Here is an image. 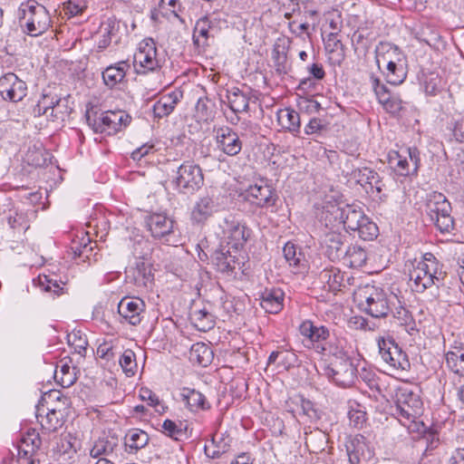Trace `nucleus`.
Returning <instances> with one entry per match:
<instances>
[{"label":"nucleus","instance_id":"obj_24","mask_svg":"<svg viewBox=\"0 0 464 464\" xmlns=\"http://www.w3.org/2000/svg\"><path fill=\"white\" fill-rule=\"evenodd\" d=\"M343 219L341 221L343 228L348 232L358 231L362 232V228L366 226L367 218L363 215L361 210L355 209L350 206H347L346 209L343 210Z\"/></svg>","mask_w":464,"mask_h":464},{"label":"nucleus","instance_id":"obj_46","mask_svg":"<svg viewBox=\"0 0 464 464\" xmlns=\"http://www.w3.org/2000/svg\"><path fill=\"white\" fill-rule=\"evenodd\" d=\"M351 176L358 184L372 187V179H377V172L370 168L363 167L353 169Z\"/></svg>","mask_w":464,"mask_h":464},{"label":"nucleus","instance_id":"obj_31","mask_svg":"<svg viewBox=\"0 0 464 464\" xmlns=\"http://www.w3.org/2000/svg\"><path fill=\"white\" fill-rule=\"evenodd\" d=\"M287 49L288 42L284 39H278L273 48L272 59L276 72L280 74L287 72Z\"/></svg>","mask_w":464,"mask_h":464},{"label":"nucleus","instance_id":"obj_26","mask_svg":"<svg viewBox=\"0 0 464 464\" xmlns=\"http://www.w3.org/2000/svg\"><path fill=\"white\" fill-rule=\"evenodd\" d=\"M130 69V64L127 61H121L114 65L108 66L102 72V79L104 83L112 88L118 83L121 82L126 75V72Z\"/></svg>","mask_w":464,"mask_h":464},{"label":"nucleus","instance_id":"obj_51","mask_svg":"<svg viewBox=\"0 0 464 464\" xmlns=\"http://www.w3.org/2000/svg\"><path fill=\"white\" fill-rule=\"evenodd\" d=\"M38 285L44 292H52L55 295L63 294V287L61 286L56 280L51 278L49 276L40 275L37 278Z\"/></svg>","mask_w":464,"mask_h":464},{"label":"nucleus","instance_id":"obj_3","mask_svg":"<svg viewBox=\"0 0 464 464\" xmlns=\"http://www.w3.org/2000/svg\"><path fill=\"white\" fill-rule=\"evenodd\" d=\"M18 20L23 32L30 36L43 34L51 24L48 11L34 0H28L19 6Z\"/></svg>","mask_w":464,"mask_h":464},{"label":"nucleus","instance_id":"obj_27","mask_svg":"<svg viewBox=\"0 0 464 464\" xmlns=\"http://www.w3.org/2000/svg\"><path fill=\"white\" fill-rule=\"evenodd\" d=\"M325 51L328 53V59L332 64L340 65L344 60L345 53L341 40L338 39L337 34L331 33L325 41Z\"/></svg>","mask_w":464,"mask_h":464},{"label":"nucleus","instance_id":"obj_21","mask_svg":"<svg viewBox=\"0 0 464 464\" xmlns=\"http://www.w3.org/2000/svg\"><path fill=\"white\" fill-rule=\"evenodd\" d=\"M285 293L280 288L265 289L260 295V305L269 314L279 313L284 306Z\"/></svg>","mask_w":464,"mask_h":464},{"label":"nucleus","instance_id":"obj_8","mask_svg":"<svg viewBox=\"0 0 464 464\" xmlns=\"http://www.w3.org/2000/svg\"><path fill=\"white\" fill-rule=\"evenodd\" d=\"M240 196L250 205L261 208L272 207L277 200L276 190L264 179L248 186Z\"/></svg>","mask_w":464,"mask_h":464},{"label":"nucleus","instance_id":"obj_55","mask_svg":"<svg viewBox=\"0 0 464 464\" xmlns=\"http://www.w3.org/2000/svg\"><path fill=\"white\" fill-rule=\"evenodd\" d=\"M329 123L319 118H312L304 127L307 135L320 134L328 129Z\"/></svg>","mask_w":464,"mask_h":464},{"label":"nucleus","instance_id":"obj_32","mask_svg":"<svg viewBox=\"0 0 464 464\" xmlns=\"http://www.w3.org/2000/svg\"><path fill=\"white\" fill-rule=\"evenodd\" d=\"M212 25L208 16L199 18L193 30V43L197 46H204L207 44L208 39L211 35Z\"/></svg>","mask_w":464,"mask_h":464},{"label":"nucleus","instance_id":"obj_17","mask_svg":"<svg viewBox=\"0 0 464 464\" xmlns=\"http://www.w3.org/2000/svg\"><path fill=\"white\" fill-rule=\"evenodd\" d=\"M218 148L227 156H236L242 150V140L238 134L228 126L215 130Z\"/></svg>","mask_w":464,"mask_h":464},{"label":"nucleus","instance_id":"obj_61","mask_svg":"<svg viewBox=\"0 0 464 464\" xmlns=\"http://www.w3.org/2000/svg\"><path fill=\"white\" fill-rule=\"evenodd\" d=\"M350 423L354 427L362 426L366 420V413L360 409H351L348 412Z\"/></svg>","mask_w":464,"mask_h":464},{"label":"nucleus","instance_id":"obj_35","mask_svg":"<svg viewBox=\"0 0 464 464\" xmlns=\"http://www.w3.org/2000/svg\"><path fill=\"white\" fill-rule=\"evenodd\" d=\"M229 108L236 113L247 111L249 108L250 96L248 93L234 89L227 93Z\"/></svg>","mask_w":464,"mask_h":464},{"label":"nucleus","instance_id":"obj_45","mask_svg":"<svg viewBox=\"0 0 464 464\" xmlns=\"http://www.w3.org/2000/svg\"><path fill=\"white\" fill-rule=\"evenodd\" d=\"M214 208V201L209 197H204L197 203L192 211V217L197 221H201L207 216L210 215Z\"/></svg>","mask_w":464,"mask_h":464},{"label":"nucleus","instance_id":"obj_38","mask_svg":"<svg viewBox=\"0 0 464 464\" xmlns=\"http://www.w3.org/2000/svg\"><path fill=\"white\" fill-rule=\"evenodd\" d=\"M148 433L139 429L129 430L124 438L125 446L131 450L142 449L148 444Z\"/></svg>","mask_w":464,"mask_h":464},{"label":"nucleus","instance_id":"obj_34","mask_svg":"<svg viewBox=\"0 0 464 464\" xmlns=\"http://www.w3.org/2000/svg\"><path fill=\"white\" fill-rule=\"evenodd\" d=\"M399 55L398 48L387 43H381L375 50V60L379 69H382V65H387L389 61H396L395 58L401 62Z\"/></svg>","mask_w":464,"mask_h":464},{"label":"nucleus","instance_id":"obj_12","mask_svg":"<svg viewBox=\"0 0 464 464\" xmlns=\"http://www.w3.org/2000/svg\"><path fill=\"white\" fill-rule=\"evenodd\" d=\"M133 63L138 73H146L160 67L156 44L151 38L145 39L140 44Z\"/></svg>","mask_w":464,"mask_h":464},{"label":"nucleus","instance_id":"obj_62","mask_svg":"<svg viewBox=\"0 0 464 464\" xmlns=\"http://www.w3.org/2000/svg\"><path fill=\"white\" fill-rule=\"evenodd\" d=\"M440 80L437 75L430 74L424 82V89L426 93L435 95L440 89Z\"/></svg>","mask_w":464,"mask_h":464},{"label":"nucleus","instance_id":"obj_48","mask_svg":"<svg viewBox=\"0 0 464 464\" xmlns=\"http://www.w3.org/2000/svg\"><path fill=\"white\" fill-rule=\"evenodd\" d=\"M347 257L349 258L351 266L361 267L367 259L366 252L361 246H353L347 249Z\"/></svg>","mask_w":464,"mask_h":464},{"label":"nucleus","instance_id":"obj_42","mask_svg":"<svg viewBox=\"0 0 464 464\" xmlns=\"http://www.w3.org/2000/svg\"><path fill=\"white\" fill-rule=\"evenodd\" d=\"M192 320L195 326L202 332H207L214 327L215 320L211 314L205 308L194 311L192 313Z\"/></svg>","mask_w":464,"mask_h":464},{"label":"nucleus","instance_id":"obj_20","mask_svg":"<svg viewBox=\"0 0 464 464\" xmlns=\"http://www.w3.org/2000/svg\"><path fill=\"white\" fill-rule=\"evenodd\" d=\"M36 418L42 428L48 432L57 430L63 424V412L62 409L58 408L48 407L47 411H45L44 406L38 407Z\"/></svg>","mask_w":464,"mask_h":464},{"label":"nucleus","instance_id":"obj_4","mask_svg":"<svg viewBox=\"0 0 464 464\" xmlns=\"http://www.w3.org/2000/svg\"><path fill=\"white\" fill-rule=\"evenodd\" d=\"M423 211L440 232H450L454 228V219L450 215L451 205L442 193H429L425 198Z\"/></svg>","mask_w":464,"mask_h":464},{"label":"nucleus","instance_id":"obj_22","mask_svg":"<svg viewBox=\"0 0 464 464\" xmlns=\"http://www.w3.org/2000/svg\"><path fill=\"white\" fill-rule=\"evenodd\" d=\"M319 279L322 283L325 284L329 291H339L342 287H345L347 282L350 285V278H344V275L337 267L325 268L319 274Z\"/></svg>","mask_w":464,"mask_h":464},{"label":"nucleus","instance_id":"obj_7","mask_svg":"<svg viewBox=\"0 0 464 464\" xmlns=\"http://www.w3.org/2000/svg\"><path fill=\"white\" fill-rule=\"evenodd\" d=\"M87 121L95 132L112 135L125 128L130 123V117L124 111H108L94 119L93 122L90 117Z\"/></svg>","mask_w":464,"mask_h":464},{"label":"nucleus","instance_id":"obj_64","mask_svg":"<svg viewBox=\"0 0 464 464\" xmlns=\"http://www.w3.org/2000/svg\"><path fill=\"white\" fill-rule=\"evenodd\" d=\"M323 241L330 249L335 251H339L343 245L341 234H324Z\"/></svg>","mask_w":464,"mask_h":464},{"label":"nucleus","instance_id":"obj_6","mask_svg":"<svg viewBox=\"0 0 464 464\" xmlns=\"http://www.w3.org/2000/svg\"><path fill=\"white\" fill-rule=\"evenodd\" d=\"M172 184L179 193L194 194L204 185V175L201 168L192 161H185L177 169Z\"/></svg>","mask_w":464,"mask_h":464},{"label":"nucleus","instance_id":"obj_16","mask_svg":"<svg viewBox=\"0 0 464 464\" xmlns=\"http://www.w3.org/2000/svg\"><path fill=\"white\" fill-rule=\"evenodd\" d=\"M63 106L61 99L58 98L57 95L44 92L37 103L34 106L32 112L34 117L45 115L53 121L63 120L65 112L60 110Z\"/></svg>","mask_w":464,"mask_h":464},{"label":"nucleus","instance_id":"obj_15","mask_svg":"<svg viewBox=\"0 0 464 464\" xmlns=\"http://www.w3.org/2000/svg\"><path fill=\"white\" fill-rule=\"evenodd\" d=\"M26 83L14 73H6L0 78V94L5 100L18 102L26 96Z\"/></svg>","mask_w":464,"mask_h":464},{"label":"nucleus","instance_id":"obj_29","mask_svg":"<svg viewBox=\"0 0 464 464\" xmlns=\"http://www.w3.org/2000/svg\"><path fill=\"white\" fill-rule=\"evenodd\" d=\"M146 227L150 231L173 232L175 222L165 214L154 213L146 217Z\"/></svg>","mask_w":464,"mask_h":464},{"label":"nucleus","instance_id":"obj_30","mask_svg":"<svg viewBox=\"0 0 464 464\" xmlns=\"http://www.w3.org/2000/svg\"><path fill=\"white\" fill-rule=\"evenodd\" d=\"M343 218V209L337 205L324 206L320 214L319 222L324 228L334 230L336 224H341Z\"/></svg>","mask_w":464,"mask_h":464},{"label":"nucleus","instance_id":"obj_58","mask_svg":"<svg viewBox=\"0 0 464 464\" xmlns=\"http://www.w3.org/2000/svg\"><path fill=\"white\" fill-rule=\"evenodd\" d=\"M8 224L10 225V228L14 230L26 231L30 227L25 217L18 213H14V216L10 215L8 217Z\"/></svg>","mask_w":464,"mask_h":464},{"label":"nucleus","instance_id":"obj_63","mask_svg":"<svg viewBox=\"0 0 464 464\" xmlns=\"http://www.w3.org/2000/svg\"><path fill=\"white\" fill-rule=\"evenodd\" d=\"M285 260L290 266H297L300 258L297 256L296 249L294 245L286 243L283 249Z\"/></svg>","mask_w":464,"mask_h":464},{"label":"nucleus","instance_id":"obj_23","mask_svg":"<svg viewBox=\"0 0 464 464\" xmlns=\"http://www.w3.org/2000/svg\"><path fill=\"white\" fill-rule=\"evenodd\" d=\"M180 396L191 411H207L211 407L206 396L195 389L183 388Z\"/></svg>","mask_w":464,"mask_h":464},{"label":"nucleus","instance_id":"obj_1","mask_svg":"<svg viewBox=\"0 0 464 464\" xmlns=\"http://www.w3.org/2000/svg\"><path fill=\"white\" fill-rule=\"evenodd\" d=\"M396 296L374 285L360 286L354 292V300L358 307L367 314L375 317H386L393 305Z\"/></svg>","mask_w":464,"mask_h":464},{"label":"nucleus","instance_id":"obj_33","mask_svg":"<svg viewBox=\"0 0 464 464\" xmlns=\"http://www.w3.org/2000/svg\"><path fill=\"white\" fill-rule=\"evenodd\" d=\"M96 246V242L92 241L90 234H75L72 239L71 249L77 256L88 257V254Z\"/></svg>","mask_w":464,"mask_h":464},{"label":"nucleus","instance_id":"obj_11","mask_svg":"<svg viewBox=\"0 0 464 464\" xmlns=\"http://www.w3.org/2000/svg\"><path fill=\"white\" fill-rule=\"evenodd\" d=\"M379 353L382 359L393 370H406L410 362L405 353L392 338H377Z\"/></svg>","mask_w":464,"mask_h":464},{"label":"nucleus","instance_id":"obj_19","mask_svg":"<svg viewBox=\"0 0 464 464\" xmlns=\"http://www.w3.org/2000/svg\"><path fill=\"white\" fill-rule=\"evenodd\" d=\"M345 447L351 464H360L362 461L369 460L372 458V451L366 443L365 438L362 435L351 438Z\"/></svg>","mask_w":464,"mask_h":464},{"label":"nucleus","instance_id":"obj_49","mask_svg":"<svg viewBox=\"0 0 464 464\" xmlns=\"http://www.w3.org/2000/svg\"><path fill=\"white\" fill-rule=\"evenodd\" d=\"M162 431L169 437L175 440H182L186 437V430L181 428L180 425H177L171 420H164L162 426Z\"/></svg>","mask_w":464,"mask_h":464},{"label":"nucleus","instance_id":"obj_59","mask_svg":"<svg viewBox=\"0 0 464 464\" xmlns=\"http://www.w3.org/2000/svg\"><path fill=\"white\" fill-rule=\"evenodd\" d=\"M380 103L387 111L391 113H397L402 109L401 99H400L397 95L393 94L392 92L390 93V97L389 99H387V102H382Z\"/></svg>","mask_w":464,"mask_h":464},{"label":"nucleus","instance_id":"obj_14","mask_svg":"<svg viewBox=\"0 0 464 464\" xmlns=\"http://www.w3.org/2000/svg\"><path fill=\"white\" fill-rule=\"evenodd\" d=\"M324 374L342 387L352 385L355 379V368L348 360H343L324 367Z\"/></svg>","mask_w":464,"mask_h":464},{"label":"nucleus","instance_id":"obj_39","mask_svg":"<svg viewBox=\"0 0 464 464\" xmlns=\"http://www.w3.org/2000/svg\"><path fill=\"white\" fill-rule=\"evenodd\" d=\"M385 67V77L389 83L392 85H398L403 82V81L406 79V71L404 70L402 64L400 63V62L389 61Z\"/></svg>","mask_w":464,"mask_h":464},{"label":"nucleus","instance_id":"obj_9","mask_svg":"<svg viewBox=\"0 0 464 464\" xmlns=\"http://www.w3.org/2000/svg\"><path fill=\"white\" fill-rule=\"evenodd\" d=\"M433 266L430 265L429 267L425 264L418 263L413 266L409 274L413 291L422 293L432 285L439 286L443 279V273L440 270H434Z\"/></svg>","mask_w":464,"mask_h":464},{"label":"nucleus","instance_id":"obj_28","mask_svg":"<svg viewBox=\"0 0 464 464\" xmlns=\"http://www.w3.org/2000/svg\"><path fill=\"white\" fill-rule=\"evenodd\" d=\"M304 444L312 453H319L325 450L328 443L327 434L319 429H314L304 433Z\"/></svg>","mask_w":464,"mask_h":464},{"label":"nucleus","instance_id":"obj_60","mask_svg":"<svg viewBox=\"0 0 464 464\" xmlns=\"http://www.w3.org/2000/svg\"><path fill=\"white\" fill-rule=\"evenodd\" d=\"M450 252L459 266V269L464 268V243H453L450 246Z\"/></svg>","mask_w":464,"mask_h":464},{"label":"nucleus","instance_id":"obj_56","mask_svg":"<svg viewBox=\"0 0 464 464\" xmlns=\"http://www.w3.org/2000/svg\"><path fill=\"white\" fill-rule=\"evenodd\" d=\"M371 82L379 102H387L392 93L391 90L381 83L380 79L375 76H371Z\"/></svg>","mask_w":464,"mask_h":464},{"label":"nucleus","instance_id":"obj_50","mask_svg":"<svg viewBox=\"0 0 464 464\" xmlns=\"http://www.w3.org/2000/svg\"><path fill=\"white\" fill-rule=\"evenodd\" d=\"M394 317L398 320L400 324L406 326V331L409 334H411L413 331H416L413 318L405 307L400 306L396 308Z\"/></svg>","mask_w":464,"mask_h":464},{"label":"nucleus","instance_id":"obj_2","mask_svg":"<svg viewBox=\"0 0 464 464\" xmlns=\"http://www.w3.org/2000/svg\"><path fill=\"white\" fill-rule=\"evenodd\" d=\"M422 412L423 403L418 393L409 388H400L397 391L393 415L401 425L413 431Z\"/></svg>","mask_w":464,"mask_h":464},{"label":"nucleus","instance_id":"obj_54","mask_svg":"<svg viewBox=\"0 0 464 464\" xmlns=\"http://www.w3.org/2000/svg\"><path fill=\"white\" fill-rule=\"evenodd\" d=\"M222 229L223 232H244L246 227L237 217L228 215L224 219Z\"/></svg>","mask_w":464,"mask_h":464},{"label":"nucleus","instance_id":"obj_40","mask_svg":"<svg viewBox=\"0 0 464 464\" xmlns=\"http://www.w3.org/2000/svg\"><path fill=\"white\" fill-rule=\"evenodd\" d=\"M446 363L449 369L460 376H464V351L456 349L446 353Z\"/></svg>","mask_w":464,"mask_h":464},{"label":"nucleus","instance_id":"obj_37","mask_svg":"<svg viewBox=\"0 0 464 464\" xmlns=\"http://www.w3.org/2000/svg\"><path fill=\"white\" fill-rule=\"evenodd\" d=\"M278 121L281 126L291 132L296 133L300 130V115L291 108L281 110L278 113Z\"/></svg>","mask_w":464,"mask_h":464},{"label":"nucleus","instance_id":"obj_13","mask_svg":"<svg viewBox=\"0 0 464 464\" xmlns=\"http://www.w3.org/2000/svg\"><path fill=\"white\" fill-rule=\"evenodd\" d=\"M407 154L402 155L399 151H391L388 155V163L390 167L400 176H409L417 173L420 167V151L417 148H408Z\"/></svg>","mask_w":464,"mask_h":464},{"label":"nucleus","instance_id":"obj_52","mask_svg":"<svg viewBox=\"0 0 464 464\" xmlns=\"http://www.w3.org/2000/svg\"><path fill=\"white\" fill-rule=\"evenodd\" d=\"M68 343L72 345L75 352L81 355H83L88 346V341L85 335L82 334L81 332H72L68 334Z\"/></svg>","mask_w":464,"mask_h":464},{"label":"nucleus","instance_id":"obj_43","mask_svg":"<svg viewBox=\"0 0 464 464\" xmlns=\"http://www.w3.org/2000/svg\"><path fill=\"white\" fill-rule=\"evenodd\" d=\"M117 441L114 439L109 440L106 438L99 439L96 440L91 449L90 454L92 458H102V455H109L113 452Z\"/></svg>","mask_w":464,"mask_h":464},{"label":"nucleus","instance_id":"obj_57","mask_svg":"<svg viewBox=\"0 0 464 464\" xmlns=\"http://www.w3.org/2000/svg\"><path fill=\"white\" fill-rule=\"evenodd\" d=\"M218 435H214L212 438V444L217 443V450H214L212 452H210L209 447L208 446L205 447L206 454L208 457L218 458L221 454L225 453L228 450L229 444L225 442L222 438H219L218 441Z\"/></svg>","mask_w":464,"mask_h":464},{"label":"nucleus","instance_id":"obj_10","mask_svg":"<svg viewBox=\"0 0 464 464\" xmlns=\"http://www.w3.org/2000/svg\"><path fill=\"white\" fill-rule=\"evenodd\" d=\"M299 332L313 344V348L318 353H337V351H333L331 344L327 343L330 338V331L327 327L316 325L313 322L306 320L300 324Z\"/></svg>","mask_w":464,"mask_h":464},{"label":"nucleus","instance_id":"obj_18","mask_svg":"<svg viewBox=\"0 0 464 464\" xmlns=\"http://www.w3.org/2000/svg\"><path fill=\"white\" fill-rule=\"evenodd\" d=\"M145 309L144 302L140 298L124 297L118 304L120 316L128 324L136 326L140 324Z\"/></svg>","mask_w":464,"mask_h":464},{"label":"nucleus","instance_id":"obj_44","mask_svg":"<svg viewBox=\"0 0 464 464\" xmlns=\"http://www.w3.org/2000/svg\"><path fill=\"white\" fill-rule=\"evenodd\" d=\"M21 448L25 454L33 453L38 450L42 444L39 433L35 430H28L21 440Z\"/></svg>","mask_w":464,"mask_h":464},{"label":"nucleus","instance_id":"obj_36","mask_svg":"<svg viewBox=\"0 0 464 464\" xmlns=\"http://www.w3.org/2000/svg\"><path fill=\"white\" fill-rule=\"evenodd\" d=\"M212 359L213 352L208 345L203 343H197L191 346L190 360L198 365L207 367L211 363Z\"/></svg>","mask_w":464,"mask_h":464},{"label":"nucleus","instance_id":"obj_53","mask_svg":"<svg viewBox=\"0 0 464 464\" xmlns=\"http://www.w3.org/2000/svg\"><path fill=\"white\" fill-rule=\"evenodd\" d=\"M134 254L140 258H145L152 250L150 243L146 239L143 234H136L133 238Z\"/></svg>","mask_w":464,"mask_h":464},{"label":"nucleus","instance_id":"obj_41","mask_svg":"<svg viewBox=\"0 0 464 464\" xmlns=\"http://www.w3.org/2000/svg\"><path fill=\"white\" fill-rule=\"evenodd\" d=\"M55 380L64 388L72 386L77 380L75 368L64 362L55 371Z\"/></svg>","mask_w":464,"mask_h":464},{"label":"nucleus","instance_id":"obj_47","mask_svg":"<svg viewBox=\"0 0 464 464\" xmlns=\"http://www.w3.org/2000/svg\"><path fill=\"white\" fill-rule=\"evenodd\" d=\"M120 364L128 376L135 374L137 370L136 356L133 351L126 350L120 358Z\"/></svg>","mask_w":464,"mask_h":464},{"label":"nucleus","instance_id":"obj_5","mask_svg":"<svg viewBox=\"0 0 464 464\" xmlns=\"http://www.w3.org/2000/svg\"><path fill=\"white\" fill-rule=\"evenodd\" d=\"M214 237L218 239L217 234H214ZM246 240L245 234H223L219 238L218 246L214 250V262L219 272L227 274L235 269L236 259L230 250H237L243 241Z\"/></svg>","mask_w":464,"mask_h":464},{"label":"nucleus","instance_id":"obj_25","mask_svg":"<svg viewBox=\"0 0 464 464\" xmlns=\"http://www.w3.org/2000/svg\"><path fill=\"white\" fill-rule=\"evenodd\" d=\"M180 97L181 95L175 92L161 96L153 105L154 117L161 119L169 116L179 103Z\"/></svg>","mask_w":464,"mask_h":464}]
</instances>
